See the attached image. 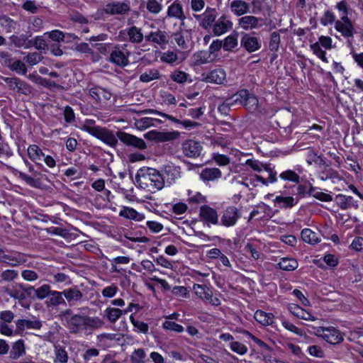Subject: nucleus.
Listing matches in <instances>:
<instances>
[{"label": "nucleus", "instance_id": "obj_24", "mask_svg": "<svg viewBox=\"0 0 363 363\" xmlns=\"http://www.w3.org/2000/svg\"><path fill=\"white\" fill-rule=\"evenodd\" d=\"M203 80L208 83L223 84L226 81V73L223 69L218 68L206 74Z\"/></svg>", "mask_w": 363, "mask_h": 363}, {"label": "nucleus", "instance_id": "obj_41", "mask_svg": "<svg viewBox=\"0 0 363 363\" xmlns=\"http://www.w3.org/2000/svg\"><path fill=\"white\" fill-rule=\"evenodd\" d=\"M160 73L157 69H149L143 72L140 76V80L144 83H148L151 81L159 79Z\"/></svg>", "mask_w": 363, "mask_h": 363}, {"label": "nucleus", "instance_id": "obj_53", "mask_svg": "<svg viewBox=\"0 0 363 363\" xmlns=\"http://www.w3.org/2000/svg\"><path fill=\"white\" fill-rule=\"evenodd\" d=\"M55 358L54 362L55 363H67L68 361V355L66 350L62 347L55 349Z\"/></svg>", "mask_w": 363, "mask_h": 363}, {"label": "nucleus", "instance_id": "obj_32", "mask_svg": "<svg viewBox=\"0 0 363 363\" xmlns=\"http://www.w3.org/2000/svg\"><path fill=\"white\" fill-rule=\"evenodd\" d=\"M255 319L261 325L267 326L270 325L274 322V315L271 313H266L261 310H257L255 313Z\"/></svg>", "mask_w": 363, "mask_h": 363}, {"label": "nucleus", "instance_id": "obj_64", "mask_svg": "<svg viewBox=\"0 0 363 363\" xmlns=\"http://www.w3.org/2000/svg\"><path fill=\"white\" fill-rule=\"evenodd\" d=\"M350 248L356 252L363 251V238L362 237H356L352 240Z\"/></svg>", "mask_w": 363, "mask_h": 363}, {"label": "nucleus", "instance_id": "obj_45", "mask_svg": "<svg viewBox=\"0 0 363 363\" xmlns=\"http://www.w3.org/2000/svg\"><path fill=\"white\" fill-rule=\"evenodd\" d=\"M179 59L177 50H167L160 55V60L167 64H174Z\"/></svg>", "mask_w": 363, "mask_h": 363}, {"label": "nucleus", "instance_id": "obj_40", "mask_svg": "<svg viewBox=\"0 0 363 363\" xmlns=\"http://www.w3.org/2000/svg\"><path fill=\"white\" fill-rule=\"evenodd\" d=\"M279 267L285 271H294L298 267L296 259L289 257H283L278 262Z\"/></svg>", "mask_w": 363, "mask_h": 363}, {"label": "nucleus", "instance_id": "obj_19", "mask_svg": "<svg viewBox=\"0 0 363 363\" xmlns=\"http://www.w3.org/2000/svg\"><path fill=\"white\" fill-rule=\"evenodd\" d=\"M233 23L225 16L223 15L216 20L213 27L212 32L216 36H220L233 28Z\"/></svg>", "mask_w": 363, "mask_h": 363}, {"label": "nucleus", "instance_id": "obj_48", "mask_svg": "<svg viewBox=\"0 0 363 363\" xmlns=\"http://www.w3.org/2000/svg\"><path fill=\"white\" fill-rule=\"evenodd\" d=\"M123 314V311L119 308L108 307L105 310V315L108 320L111 323L117 321Z\"/></svg>", "mask_w": 363, "mask_h": 363}, {"label": "nucleus", "instance_id": "obj_36", "mask_svg": "<svg viewBox=\"0 0 363 363\" xmlns=\"http://www.w3.org/2000/svg\"><path fill=\"white\" fill-rule=\"evenodd\" d=\"M104 322L99 317L85 315L84 330H96L103 327Z\"/></svg>", "mask_w": 363, "mask_h": 363}, {"label": "nucleus", "instance_id": "obj_47", "mask_svg": "<svg viewBox=\"0 0 363 363\" xmlns=\"http://www.w3.org/2000/svg\"><path fill=\"white\" fill-rule=\"evenodd\" d=\"M238 35L230 34L228 35L223 41V47L224 50L230 51L238 46Z\"/></svg>", "mask_w": 363, "mask_h": 363}, {"label": "nucleus", "instance_id": "obj_60", "mask_svg": "<svg viewBox=\"0 0 363 363\" xmlns=\"http://www.w3.org/2000/svg\"><path fill=\"white\" fill-rule=\"evenodd\" d=\"M187 74L181 70H175L172 72L170 77L177 83H184L187 80Z\"/></svg>", "mask_w": 363, "mask_h": 363}, {"label": "nucleus", "instance_id": "obj_23", "mask_svg": "<svg viewBox=\"0 0 363 363\" xmlns=\"http://www.w3.org/2000/svg\"><path fill=\"white\" fill-rule=\"evenodd\" d=\"M335 28L344 38H353L355 30L352 21H336Z\"/></svg>", "mask_w": 363, "mask_h": 363}, {"label": "nucleus", "instance_id": "obj_38", "mask_svg": "<svg viewBox=\"0 0 363 363\" xmlns=\"http://www.w3.org/2000/svg\"><path fill=\"white\" fill-rule=\"evenodd\" d=\"M221 177V172L218 168H206L202 170L200 177L203 181H213Z\"/></svg>", "mask_w": 363, "mask_h": 363}, {"label": "nucleus", "instance_id": "obj_31", "mask_svg": "<svg viewBox=\"0 0 363 363\" xmlns=\"http://www.w3.org/2000/svg\"><path fill=\"white\" fill-rule=\"evenodd\" d=\"M119 216L128 219H132L137 221L143 220L145 218L143 214L136 211L134 208L124 206L119 212Z\"/></svg>", "mask_w": 363, "mask_h": 363}, {"label": "nucleus", "instance_id": "obj_57", "mask_svg": "<svg viewBox=\"0 0 363 363\" xmlns=\"http://www.w3.org/2000/svg\"><path fill=\"white\" fill-rule=\"evenodd\" d=\"M145 352L143 349L135 350L131 354L132 363H145Z\"/></svg>", "mask_w": 363, "mask_h": 363}, {"label": "nucleus", "instance_id": "obj_42", "mask_svg": "<svg viewBox=\"0 0 363 363\" xmlns=\"http://www.w3.org/2000/svg\"><path fill=\"white\" fill-rule=\"evenodd\" d=\"M187 201L189 203L192 205H196L199 203H204L206 201V198L203 195H202L200 192L196 191L191 189L187 190Z\"/></svg>", "mask_w": 363, "mask_h": 363}, {"label": "nucleus", "instance_id": "obj_25", "mask_svg": "<svg viewBox=\"0 0 363 363\" xmlns=\"http://www.w3.org/2000/svg\"><path fill=\"white\" fill-rule=\"evenodd\" d=\"M50 292V286L48 284H44L37 289H35L32 286L24 285V295L26 294L32 297H36L39 299H44L45 297L49 296Z\"/></svg>", "mask_w": 363, "mask_h": 363}, {"label": "nucleus", "instance_id": "obj_56", "mask_svg": "<svg viewBox=\"0 0 363 363\" xmlns=\"http://www.w3.org/2000/svg\"><path fill=\"white\" fill-rule=\"evenodd\" d=\"M281 38L280 35L277 32H273L270 36L269 40V49L272 51H277L279 48Z\"/></svg>", "mask_w": 363, "mask_h": 363}, {"label": "nucleus", "instance_id": "obj_6", "mask_svg": "<svg viewBox=\"0 0 363 363\" xmlns=\"http://www.w3.org/2000/svg\"><path fill=\"white\" fill-rule=\"evenodd\" d=\"M321 47L326 50L333 48V39L329 36L320 35L318 41L310 45V49L313 53L324 62H328L326 57V52L322 50Z\"/></svg>", "mask_w": 363, "mask_h": 363}, {"label": "nucleus", "instance_id": "obj_52", "mask_svg": "<svg viewBox=\"0 0 363 363\" xmlns=\"http://www.w3.org/2000/svg\"><path fill=\"white\" fill-rule=\"evenodd\" d=\"M229 347L233 352L240 355H244L248 351L247 347L245 345L237 341L230 342Z\"/></svg>", "mask_w": 363, "mask_h": 363}, {"label": "nucleus", "instance_id": "obj_12", "mask_svg": "<svg viewBox=\"0 0 363 363\" xmlns=\"http://www.w3.org/2000/svg\"><path fill=\"white\" fill-rule=\"evenodd\" d=\"M162 174L164 186H170L181 178V167L172 163L167 164L163 167Z\"/></svg>", "mask_w": 363, "mask_h": 363}, {"label": "nucleus", "instance_id": "obj_63", "mask_svg": "<svg viewBox=\"0 0 363 363\" xmlns=\"http://www.w3.org/2000/svg\"><path fill=\"white\" fill-rule=\"evenodd\" d=\"M118 291V286L114 284H111L103 289L101 294L105 298H111L115 296Z\"/></svg>", "mask_w": 363, "mask_h": 363}, {"label": "nucleus", "instance_id": "obj_8", "mask_svg": "<svg viewBox=\"0 0 363 363\" xmlns=\"http://www.w3.org/2000/svg\"><path fill=\"white\" fill-rule=\"evenodd\" d=\"M130 52L125 45H116L113 47L109 57V61L117 66L125 67L128 65Z\"/></svg>", "mask_w": 363, "mask_h": 363}, {"label": "nucleus", "instance_id": "obj_11", "mask_svg": "<svg viewBox=\"0 0 363 363\" xmlns=\"http://www.w3.org/2000/svg\"><path fill=\"white\" fill-rule=\"evenodd\" d=\"M240 217V211L235 206H228L222 213L219 225L226 228L233 227L237 224Z\"/></svg>", "mask_w": 363, "mask_h": 363}, {"label": "nucleus", "instance_id": "obj_39", "mask_svg": "<svg viewBox=\"0 0 363 363\" xmlns=\"http://www.w3.org/2000/svg\"><path fill=\"white\" fill-rule=\"evenodd\" d=\"M281 325L286 330H287L300 337H303L306 340H307V342H310V341H309L310 337L306 334V333L303 330L298 328L295 325H294L292 323H291L286 320H283L281 321Z\"/></svg>", "mask_w": 363, "mask_h": 363}, {"label": "nucleus", "instance_id": "obj_9", "mask_svg": "<svg viewBox=\"0 0 363 363\" xmlns=\"http://www.w3.org/2000/svg\"><path fill=\"white\" fill-rule=\"evenodd\" d=\"M264 24V19L252 15H245L240 17L238 21L240 28L245 31L259 30Z\"/></svg>", "mask_w": 363, "mask_h": 363}, {"label": "nucleus", "instance_id": "obj_50", "mask_svg": "<svg viewBox=\"0 0 363 363\" xmlns=\"http://www.w3.org/2000/svg\"><path fill=\"white\" fill-rule=\"evenodd\" d=\"M310 194L321 201L330 202L333 200V196L330 194L323 192L315 187L311 188Z\"/></svg>", "mask_w": 363, "mask_h": 363}, {"label": "nucleus", "instance_id": "obj_4", "mask_svg": "<svg viewBox=\"0 0 363 363\" xmlns=\"http://www.w3.org/2000/svg\"><path fill=\"white\" fill-rule=\"evenodd\" d=\"M314 334L330 344H338L344 340V335L335 327L315 328Z\"/></svg>", "mask_w": 363, "mask_h": 363}, {"label": "nucleus", "instance_id": "obj_43", "mask_svg": "<svg viewBox=\"0 0 363 363\" xmlns=\"http://www.w3.org/2000/svg\"><path fill=\"white\" fill-rule=\"evenodd\" d=\"M27 152L30 159L35 162L42 161L43 156H44V153L42 152L41 149L35 145H30L28 147Z\"/></svg>", "mask_w": 363, "mask_h": 363}, {"label": "nucleus", "instance_id": "obj_51", "mask_svg": "<svg viewBox=\"0 0 363 363\" xmlns=\"http://www.w3.org/2000/svg\"><path fill=\"white\" fill-rule=\"evenodd\" d=\"M336 9L340 12V20L339 21H351L349 17V7L345 1L338 2L336 6Z\"/></svg>", "mask_w": 363, "mask_h": 363}, {"label": "nucleus", "instance_id": "obj_59", "mask_svg": "<svg viewBox=\"0 0 363 363\" xmlns=\"http://www.w3.org/2000/svg\"><path fill=\"white\" fill-rule=\"evenodd\" d=\"M49 37L54 41L60 42L65 41L66 36L71 38L72 35L65 34L63 32L55 30L48 33Z\"/></svg>", "mask_w": 363, "mask_h": 363}, {"label": "nucleus", "instance_id": "obj_62", "mask_svg": "<svg viewBox=\"0 0 363 363\" xmlns=\"http://www.w3.org/2000/svg\"><path fill=\"white\" fill-rule=\"evenodd\" d=\"M308 352L311 356L317 358H323L325 357V352L323 348L318 345H311L308 347Z\"/></svg>", "mask_w": 363, "mask_h": 363}, {"label": "nucleus", "instance_id": "obj_28", "mask_svg": "<svg viewBox=\"0 0 363 363\" xmlns=\"http://www.w3.org/2000/svg\"><path fill=\"white\" fill-rule=\"evenodd\" d=\"M130 6L126 3L116 2L108 4L104 8V11L108 14H123L128 11Z\"/></svg>", "mask_w": 363, "mask_h": 363}, {"label": "nucleus", "instance_id": "obj_34", "mask_svg": "<svg viewBox=\"0 0 363 363\" xmlns=\"http://www.w3.org/2000/svg\"><path fill=\"white\" fill-rule=\"evenodd\" d=\"M89 94L96 101L108 100L111 96L110 91L99 86L90 89Z\"/></svg>", "mask_w": 363, "mask_h": 363}, {"label": "nucleus", "instance_id": "obj_54", "mask_svg": "<svg viewBox=\"0 0 363 363\" xmlns=\"http://www.w3.org/2000/svg\"><path fill=\"white\" fill-rule=\"evenodd\" d=\"M146 8L149 12L157 14L162 10V5L157 0H147Z\"/></svg>", "mask_w": 363, "mask_h": 363}, {"label": "nucleus", "instance_id": "obj_26", "mask_svg": "<svg viewBox=\"0 0 363 363\" xmlns=\"http://www.w3.org/2000/svg\"><path fill=\"white\" fill-rule=\"evenodd\" d=\"M147 40L155 43L162 47L166 45L169 42V35L167 32L157 30L151 32L146 36Z\"/></svg>", "mask_w": 363, "mask_h": 363}, {"label": "nucleus", "instance_id": "obj_29", "mask_svg": "<svg viewBox=\"0 0 363 363\" xmlns=\"http://www.w3.org/2000/svg\"><path fill=\"white\" fill-rule=\"evenodd\" d=\"M335 201L341 209H347L353 206H358L357 201H355L351 196L338 194L336 196Z\"/></svg>", "mask_w": 363, "mask_h": 363}, {"label": "nucleus", "instance_id": "obj_18", "mask_svg": "<svg viewBox=\"0 0 363 363\" xmlns=\"http://www.w3.org/2000/svg\"><path fill=\"white\" fill-rule=\"evenodd\" d=\"M125 35H128V40L133 43H140L144 38L141 30L136 26H131L125 30H121L117 36L118 40H125Z\"/></svg>", "mask_w": 363, "mask_h": 363}, {"label": "nucleus", "instance_id": "obj_10", "mask_svg": "<svg viewBox=\"0 0 363 363\" xmlns=\"http://www.w3.org/2000/svg\"><path fill=\"white\" fill-rule=\"evenodd\" d=\"M245 164L255 172L260 173L264 171L268 174L266 179H269V181H271V183L277 182V173L269 164H263L258 160L251 159L247 160Z\"/></svg>", "mask_w": 363, "mask_h": 363}, {"label": "nucleus", "instance_id": "obj_21", "mask_svg": "<svg viewBox=\"0 0 363 363\" xmlns=\"http://www.w3.org/2000/svg\"><path fill=\"white\" fill-rule=\"evenodd\" d=\"M199 216L201 219L206 222L208 225H219L217 211L208 206L205 205L200 208Z\"/></svg>", "mask_w": 363, "mask_h": 363}, {"label": "nucleus", "instance_id": "obj_7", "mask_svg": "<svg viewBox=\"0 0 363 363\" xmlns=\"http://www.w3.org/2000/svg\"><path fill=\"white\" fill-rule=\"evenodd\" d=\"M235 184H240L246 189H252L259 186H268L271 181L264 177L262 175L250 174L245 177H238L234 180Z\"/></svg>", "mask_w": 363, "mask_h": 363}, {"label": "nucleus", "instance_id": "obj_37", "mask_svg": "<svg viewBox=\"0 0 363 363\" xmlns=\"http://www.w3.org/2000/svg\"><path fill=\"white\" fill-rule=\"evenodd\" d=\"M62 294L69 303H74L82 298V292L77 288H71L65 289L62 291Z\"/></svg>", "mask_w": 363, "mask_h": 363}, {"label": "nucleus", "instance_id": "obj_3", "mask_svg": "<svg viewBox=\"0 0 363 363\" xmlns=\"http://www.w3.org/2000/svg\"><path fill=\"white\" fill-rule=\"evenodd\" d=\"M236 105H242L249 111H255L258 106V99L247 89L238 91L232 97L227 99L219 107L220 111L225 110Z\"/></svg>", "mask_w": 363, "mask_h": 363}, {"label": "nucleus", "instance_id": "obj_61", "mask_svg": "<svg viewBox=\"0 0 363 363\" xmlns=\"http://www.w3.org/2000/svg\"><path fill=\"white\" fill-rule=\"evenodd\" d=\"M334 22L335 23V16L333 12L330 11H325L323 16L320 18V23L324 26H327L333 24Z\"/></svg>", "mask_w": 363, "mask_h": 363}, {"label": "nucleus", "instance_id": "obj_49", "mask_svg": "<svg viewBox=\"0 0 363 363\" xmlns=\"http://www.w3.org/2000/svg\"><path fill=\"white\" fill-rule=\"evenodd\" d=\"M279 178L284 181H289L294 183H298L300 181L299 175L291 169H287L279 174Z\"/></svg>", "mask_w": 363, "mask_h": 363}, {"label": "nucleus", "instance_id": "obj_1", "mask_svg": "<svg viewBox=\"0 0 363 363\" xmlns=\"http://www.w3.org/2000/svg\"><path fill=\"white\" fill-rule=\"evenodd\" d=\"M79 128L99 139L111 147L117 145V138H118L121 142L126 145L134 147L140 150L147 148L146 143L143 139L123 131H118L116 136L107 128L96 125L95 121L91 119H86L82 123Z\"/></svg>", "mask_w": 363, "mask_h": 363}, {"label": "nucleus", "instance_id": "obj_44", "mask_svg": "<svg viewBox=\"0 0 363 363\" xmlns=\"http://www.w3.org/2000/svg\"><path fill=\"white\" fill-rule=\"evenodd\" d=\"M23 354V341L19 340L16 341L12 346L9 358L11 360L18 359ZM11 363H16V362H12Z\"/></svg>", "mask_w": 363, "mask_h": 363}, {"label": "nucleus", "instance_id": "obj_2", "mask_svg": "<svg viewBox=\"0 0 363 363\" xmlns=\"http://www.w3.org/2000/svg\"><path fill=\"white\" fill-rule=\"evenodd\" d=\"M136 182L143 189L151 191H157L164 187L163 174L157 169L143 167L135 174Z\"/></svg>", "mask_w": 363, "mask_h": 363}, {"label": "nucleus", "instance_id": "obj_35", "mask_svg": "<svg viewBox=\"0 0 363 363\" xmlns=\"http://www.w3.org/2000/svg\"><path fill=\"white\" fill-rule=\"evenodd\" d=\"M302 240L310 245H315L320 242L318 234L309 228H304L301 231Z\"/></svg>", "mask_w": 363, "mask_h": 363}, {"label": "nucleus", "instance_id": "obj_58", "mask_svg": "<svg viewBox=\"0 0 363 363\" xmlns=\"http://www.w3.org/2000/svg\"><path fill=\"white\" fill-rule=\"evenodd\" d=\"M162 327L167 330H171L177 333H182L184 331V328L182 325L171 320H165L162 324Z\"/></svg>", "mask_w": 363, "mask_h": 363}, {"label": "nucleus", "instance_id": "obj_16", "mask_svg": "<svg viewBox=\"0 0 363 363\" xmlns=\"http://www.w3.org/2000/svg\"><path fill=\"white\" fill-rule=\"evenodd\" d=\"M298 202V199L297 197L288 195L285 190L280 191V194L276 196L273 199L274 206L280 208H291L295 206Z\"/></svg>", "mask_w": 363, "mask_h": 363}, {"label": "nucleus", "instance_id": "obj_14", "mask_svg": "<svg viewBox=\"0 0 363 363\" xmlns=\"http://www.w3.org/2000/svg\"><path fill=\"white\" fill-rule=\"evenodd\" d=\"M179 135L177 131L161 132L152 130L144 134V137L150 140H154L158 143H164L177 139Z\"/></svg>", "mask_w": 363, "mask_h": 363}, {"label": "nucleus", "instance_id": "obj_22", "mask_svg": "<svg viewBox=\"0 0 363 363\" xmlns=\"http://www.w3.org/2000/svg\"><path fill=\"white\" fill-rule=\"evenodd\" d=\"M230 9L235 16H243L250 12V4L244 0H233L230 4Z\"/></svg>", "mask_w": 363, "mask_h": 363}, {"label": "nucleus", "instance_id": "obj_30", "mask_svg": "<svg viewBox=\"0 0 363 363\" xmlns=\"http://www.w3.org/2000/svg\"><path fill=\"white\" fill-rule=\"evenodd\" d=\"M192 62L195 65H201L212 62L214 57L211 55L206 50H201L194 53L191 57Z\"/></svg>", "mask_w": 363, "mask_h": 363}, {"label": "nucleus", "instance_id": "obj_55", "mask_svg": "<svg viewBox=\"0 0 363 363\" xmlns=\"http://www.w3.org/2000/svg\"><path fill=\"white\" fill-rule=\"evenodd\" d=\"M138 113L156 114V115L160 116L163 118H165L172 121L174 123H179V124L180 123V121L179 119L176 118L175 117H174L171 115L167 114V113L160 112V111L154 110V109H146L144 111H139Z\"/></svg>", "mask_w": 363, "mask_h": 363}, {"label": "nucleus", "instance_id": "obj_46", "mask_svg": "<svg viewBox=\"0 0 363 363\" xmlns=\"http://www.w3.org/2000/svg\"><path fill=\"white\" fill-rule=\"evenodd\" d=\"M155 121H157V119L150 118V117H145L140 119H137L135 121L134 125L138 130H143L150 126L155 125Z\"/></svg>", "mask_w": 363, "mask_h": 363}, {"label": "nucleus", "instance_id": "obj_33", "mask_svg": "<svg viewBox=\"0 0 363 363\" xmlns=\"http://www.w3.org/2000/svg\"><path fill=\"white\" fill-rule=\"evenodd\" d=\"M62 295V291L59 292L57 291H51L48 299L45 301L46 306L50 308L65 303V299L63 298Z\"/></svg>", "mask_w": 363, "mask_h": 363}, {"label": "nucleus", "instance_id": "obj_17", "mask_svg": "<svg viewBox=\"0 0 363 363\" xmlns=\"http://www.w3.org/2000/svg\"><path fill=\"white\" fill-rule=\"evenodd\" d=\"M241 45L249 52H254L261 48L262 42L254 33H245L240 40Z\"/></svg>", "mask_w": 363, "mask_h": 363}, {"label": "nucleus", "instance_id": "obj_15", "mask_svg": "<svg viewBox=\"0 0 363 363\" xmlns=\"http://www.w3.org/2000/svg\"><path fill=\"white\" fill-rule=\"evenodd\" d=\"M194 18L199 21V25L205 30L212 28L216 18L217 12L215 9L208 7L201 15H194Z\"/></svg>", "mask_w": 363, "mask_h": 363}, {"label": "nucleus", "instance_id": "obj_20", "mask_svg": "<svg viewBox=\"0 0 363 363\" xmlns=\"http://www.w3.org/2000/svg\"><path fill=\"white\" fill-rule=\"evenodd\" d=\"M182 152L188 157H198L201 155L203 147L201 143L194 140H187L182 144Z\"/></svg>", "mask_w": 363, "mask_h": 363}, {"label": "nucleus", "instance_id": "obj_27", "mask_svg": "<svg viewBox=\"0 0 363 363\" xmlns=\"http://www.w3.org/2000/svg\"><path fill=\"white\" fill-rule=\"evenodd\" d=\"M167 14V16L170 18H175L182 21L185 19L183 8L179 0L174 1L168 6Z\"/></svg>", "mask_w": 363, "mask_h": 363}, {"label": "nucleus", "instance_id": "obj_13", "mask_svg": "<svg viewBox=\"0 0 363 363\" xmlns=\"http://www.w3.org/2000/svg\"><path fill=\"white\" fill-rule=\"evenodd\" d=\"M193 290L195 294L203 301L213 306H218L220 304V301L217 297L213 296L211 289L206 285L194 284Z\"/></svg>", "mask_w": 363, "mask_h": 363}, {"label": "nucleus", "instance_id": "obj_5", "mask_svg": "<svg viewBox=\"0 0 363 363\" xmlns=\"http://www.w3.org/2000/svg\"><path fill=\"white\" fill-rule=\"evenodd\" d=\"M85 315L74 314L71 311L67 310L62 315V320L65 322L66 327L71 333H78L84 329Z\"/></svg>", "mask_w": 363, "mask_h": 363}]
</instances>
